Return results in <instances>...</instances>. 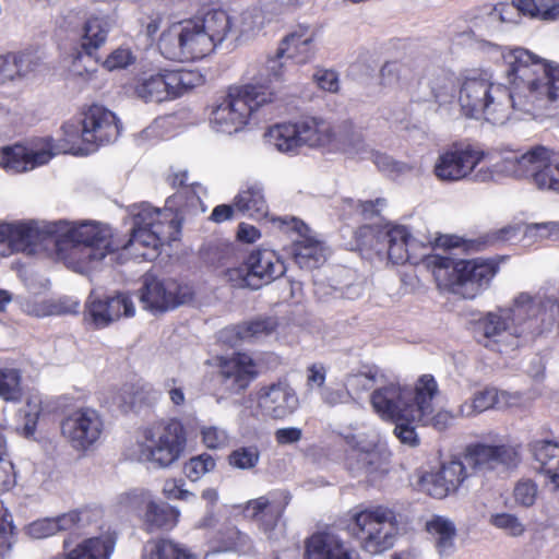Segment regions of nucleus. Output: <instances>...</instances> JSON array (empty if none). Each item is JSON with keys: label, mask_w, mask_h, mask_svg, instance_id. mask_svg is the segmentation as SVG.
Masks as SVG:
<instances>
[{"label": "nucleus", "mask_w": 559, "mask_h": 559, "mask_svg": "<svg viewBox=\"0 0 559 559\" xmlns=\"http://www.w3.org/2000/svg\"><path fill=\"white\" fill-rule=\"evenodd\" d=\"M86 312L97 328H104L123 317H133L135 306L127 294L102 297L92 293L86 301Z\"/></svg>", "instance_id": "4be33fe9"}, {"label": "nucleus", "mask_w": 559, "mask_h": 559, "mask_svg": "<svg viewBox=\"0 0 559 559\" xmlns=\"http://www.w3.org/2000/svg\"><path fill=\"white\" fill-rule=\"evenodd\" d=\"M426 531L433 538L440 555L453 552L456 537V527L453 521L442 515H432L426 522Z\"/></svg>", "instance_id": "ea45409f"}, {"label": "nucleus", "mask_w": 559, "mask_h": 559, "mask_svg": "<svg viewBox=\"0 0 559 559\" xmlns=\"http://www.w3.org/2000/svg\"><path fill=\"white\" fill-rule=\"evenodd\" d=\"M504 74L512 86L495 82L487 70H468L460 78L457 105L461 114L503 126L512 117L538 119L559 107V63L524 47H503Z\"/></svg>", "instance_id": "f03ea898"}, {"label": "nucleus", "mask_w": 559, "mask_h": 559, "mask_svg": "<svg viewBox=\"0 0 559 559\" xmlns=\"http://www.w3.org/2000/svg\"><path fill=\"white\" fill-rule=\"evenodd\" d=\"M111 25L106 16L93 15L86 20L81 35V48L91 55L105 45Z\"/></svg>", "instance_id": "79ce46f5"}, {"label": "nucleus", "mask_w": 559, "mask_h": 559, "mask_svg": "<svg viewBox=\"0 0 559 559\" xmlns=\"http://www.w3.org/2000/svg\"><path fill=\"white\" fill-rule=\"evenodd\" d=\"M257 411L266 419L284 420L294 415L300 406L296 390L287 382L263 385L255 396Z\"/></svg>", "instance_id": "aec40b11"}, {"label": "nucleus", "mask_w": 559, "mask_h": 559, "mask_svg": "<svg viewBox=\"0 0 559 559\" xmlns=\"http://www.w3.org/2000/svg\"><path fill=\"white\" fill-rule=\"evenodd\" d=\"M495 152L499 159L483 165L490 153L479 144L454 142L441 150L432 166L436 179L443 183L472 181L475 183L497 182L503 179L504 155L507 147H498Z\"/></svg>", "instance_id": "7ed1b4c3"}, {"label": "nucleus", "mask_w": 559, "mask_h": 559, "mask_svg": "<svg viewBox=\"0 0 559 559\" xmlns=\"http://www.w3.org/2000/svg\"><path fill=\"white\" fill-rule=\"evenodd\" d=\"M537 496V485L531 479H521L513 490L514 501L521 507H532L535 503Z\"/></svg>", "instance_id": "052dcab7"}, {"label": "nucleus", "mask_w": 559, "mask_h": 559, "mask_svg": "<svg viewBox=\"0 0 559 559\" xmlns=\"http://www.w3.org/2000/svg\"><path fill=\"white\" fill-rule=\"evenodd\" d=\"M216 459L213 455L203 452L190 457L183 464V474L191 483H197L205 475L213 473L216 469Z\"/></svg>", "instance_id": "de8ad7c7"}, {"label": "nucleus", "mask_w": 559, "mask_h": 559, "mask_svg": "<svg viewBox=\"0 0 559 559\" xmlns=\"http://www.w3.org/2000/svg\"><path fill=\"white\" fill-rule=\"evenodd\" d=\"M345 441L352 449V455L357 459L358 467L366 469V472L372 473L383 469L389 461L390 452L381 443L376 431L348 435L345 437Z\"/></svg>", "instance_id": "5701e85b"}, {"label": "nucleus", "mask_w": 559, "mask_h": 559, "mask_svg": "<svg viewBox=\"0 0 559 559\" xmlns=\"http://www.w3.org/2000/svg\"><path fill=\"white\" fill-rule=\"evenodd\" d=\"M539 312V306L527 293L519 294L510 308L488 312L480 321L478 342L486 348L508 354L520 345V335L525 332L520 325Z\"/></svg>", "instance_id": "1a4fd4ad"}, {"label": "nucleus", "mask_w": 559, "mask_h": 559, "mask_svg": "<svg viewBox=\"0 0 559 559\" xmlns=\"http://www.w3.org/2000/svg\"><path fill=\"white\" fill-rule=\"evenodd\" d=\"M326 374L328 369L321 362H314L307 367L306 370V385L308 390H319L321 391L322 388L325 385L326 381Z\"/></svg>", "instance_id": "69168bd1"}, {"label": "nucleus", "mask_w": 559, "mask_h": 559, "mask_svg": "<svg viewBox=\"0 0 559 559\" xmlns=\"http://www.w3.org/2000/svg\"><path fill=\"white\" fill-rule=\"evenodd\" d=\"M460 88V79L456 80L452 74L437 76L431 83V93L440 108L448 109L457 99Z\"/></svg>", "instance_id": "49530a36"}, {"label": "nucleus", "mask_w": 559, "mask_h": 559, "mask_svg": "<svg viewBox=\"0 0 559 559\" xmlns=\"http://www.w3.org/2000/svg\"><path fill=\"white\" fill-rule=\"evenodd\" d=\"M104 430L103 416L92 407L78 408L61 423L62 436L79 451L91 450L99 442Z\"/></svg>", "instance_id": "dca6fc26"}, {"label": "nucleus", "mask_w": 559, "mask_h": 559, "mask_svg": "<svg viewBox=\"0 0 559 559\" xmlns=\"http://www.w3.org/2000/svg\"><path fill=\"white\" fill-rule=\"evenodd\" d=\"M234 206L251 218L261 219L266 217L269 205L262 185L257 181L245 183L234 198Z\"/></svg>", "instance_id": "e433bc0d"}, {"label": "nucleus", "mask_w": 559, "mask_h": 559, "mask_svg": "<svg viewBox=\"0 0 559 559\" xmlns=\"http://www.w3.org/2000/svg\"><path fill=\"white\" fill-rule=\"evenodd\" d=\"M506 147L503 178L531 179L539 190L559 194V152L545 145Z\"/></svg>", "instance_id": "9b49d317"}, {"label": "nucleus", "mask_w": 559, "mask_h": 559, "mask_svg": "<svg viewBox=\"0 0 559 559\" xmlns=\"http://www.w3.org/2000/svg\"><path fill=\"white\" fill-rule=\"evenodd\" d=\"M201 203L195 191L183 188L168 198L163 209L148 203L129 209L132 227L122 239L106 224L96 221H52L9 223L15 252L49 257L68 269L85 274L97 269L116 251L132 259L152 260L159 248L179 238L187 213Z\"/></svg>", "instance_id": "f257e3e1"}, {"label": "nucleus", "mask_w": 559, "mask_h": 559, "mask_svg": "<svg viewBox=\"0 0 559 559\" xmlns=\"http://www.w3.org/2000/svg\"><path fill=\"white\" fill-rule=\"evenodd\" d=\"M349 531L365 552L379 555L395 545L400 523L396 512L388 506H359L349 513Z\"/></svg>", "instance_id": "9d476101"}, {"label": "nucleus", "mask_w": 559, "mask_h": 559, "mask_svg": "<svg viewBox=\"0 0 559 559\" xmlns=\"http://www.w3.org/2000/svg\"><path fill=\"white\" fill-rule=\"evenodd\" d=\"M260 459V452L255 447H241L228 455V464L238 469L253 468Z\"/></svg>", "instance_id": "bf43d9fd"}, {"label": "nucleus", "mask_w": 559, "mask_h": 559, "mask_svg": "<svg viewBox=\"0 0 559 559\" xmlns=\"http://www.w3.org/2000/svg\"><path fill=\"white\" fill-rule=\"evenodd\" d=\"M489 523L513 537L521 536L525 532V525L522 521L515 514L508 512L492 513Z\"/></svg>", "instance_id": "6e6d98bb"}, {"label": "nucleus", "mask_w": 559, "mask_h": 559, "mask_svg": "<svg viewBox=\"0 0 559 559\" xmlns=\"http://www.w3.org/2000/svg\"><path fill=\"white\" fill-rule=\"evenodd\" d=\"M11 63L13 64V80L16 82L34 73L39 67V59L32 52L11 53Z\"/></svg>", "instance_id": "4d7b16f0"}, {"label": "nucleus", "mask_w": 559, "mask_h": 559, "mask_svg": "<svg viewBox=\"0 0 559 559\" xmlns=\"http://www.w3.org/2000/svg\"><path fill=\"white\" fill-rule=\"evenodd\" d=\"M518 457V449L508 444L475 443L466 449L467 462L478 469H491L500 464L509 466L515 464Z\"/></svg>", "instance_id": "cd10ccee"}, {"label": "nucleus", "mask_w": 559, "mask_h": 559, "mask_svg": "<svg viewBox=\"0 0 559 559\" xmlns=\"http://www.w3.org/2000/svg\"><path fill=\"white\" fill-rule=\"evenodd\" d=\"M301 147L331 153L337 126L320 117L297 120Z\"/></svg>", "instance_id": "a878e982"}, {"label": "nucleus", "mask_w": 559, "mask_h": 559, "mask_svg": "<svg viewBox=\"0 0 559 559\" xmlns=\"http://www.w3.org/2000/svg\"><path fill=\"white\" fill-rule=\"evenodd\" d=\"M117 536L110 527L81 540L62 557L53 559H110L116 547Z\"/></svg>", "instance_id": "c756f323"}, {"label": "nucleus", "mask_w": 559, "mask_h": 559, "mask_svg": "<svg viewBox=\"0 0 559 559\" xmlns=\"http://www.w3.org/2000/svg\"><path fill=\"white\" fill-rule=\"evenodd\" d=\"M320 399L329 406H336L348 403L352 400V393L345 385L344 388L325 385L320 391Z\"/></svg>", "instance_id": "0e129e2a"}, {"label": "nucleus", "mask_w": 559, "mask_h": 559, "mask_svg": "<svg viewBox=\"0 0 559 559\" xmlns=\"http://www.w3.org/2000/svg\"><path fill=\"white\" fill-rule=\"evenodd\" d=\"M187 445L183 425L178 419H163L141 427L130 450L136 462L166 469L179 461Z\"/></svg>", "instance_id": "0eeeda50"}, {"label": "nucleus", "mask_w": 559, "mask_h": 559, "mask_svg": "<svg viewBox=\"0 0 559 559\" xmlns=\"http://www.w3.org/2000/svg\"><path fill=\"white\" fill-rule=\"evenodd\" d=\"M290 227L296 230L298 238L294 240L296 262L304 269H314L325 260V247L322 242L308 235V227L297 218H290Z\"/></svg>", "instance_id": "c85d7f7f"}, {"label": "nucleus", "mask_w": 559, "mask_h": 559, "mask_svg": "<svg viewBox=\"0 0 559 559\" xmlns=\"http://www.w3.org/2000/svg\"><path fill=\"white\" fill-rule=\"evenodd\" d=\"M316 32L308 26H299L287 35L278 46L280 57H287L297 64L310 61L316 52Z\"/></svg>", "instance_id": "473e14b6"}, {"label": "nucleus", "mask_w": 559, "mask_h": 559, "mask_svg": "<svg viewBox=\"0 0 559 559\" xmlns=\"http://www.w3.org/2000/svg\"><path fill=\"white\" fill-rule=\"evenodd\" d=\"M273 99L274 93L258 83L231 86L211 106L210 127L224 134L241 132L258 122V111Z\"/></svg>", "instance_id": "39448f33"}, {"label": "nucleus", "mask_w": 559, "mask_h": 559, "mask_svg": "<svg viewBox=\"0 0 559 559\" xmlns=\"http://www.w3.org/2000/svg\"><path fill=\"white\" fill-rule=\"evenodd\" d=\"M287 57H280L278 50L274 57H270L265 63L269 82L285 81L288 78Z\"/></svg>", "instance_id": "e2e57ef3"}, {"label": "nucleus", "mask_w": 559, "mask_h": 559, "mask_svg": "<svg viewBox=\"0 0 559 559\" xmlns=\"http://www.w3.org/2000/svg\"><path fill=\"white\" fill-rule=\"evenodd\" d=\"M141 559H197L183 545L169 538H155L143 546Z\"/></svg>", "instance_id": "a19ab883"}, {"label": "nucleus", "mask_w": 559, "mask_h": 559, "mask_svg": "<svg viewBox=\"0 0 559 559\" xmlns=\"http://www.w3.org/2000/svg\"><path fill=\"white\" fill-rule=\"evenodd\" d=\"M438 287L466 299H474L488 288L498 272V264L490 259L455 260L431 254L425 258Z\"/></svg>", "instance_id": "423d86ee"}, {"label": "nucleus", "mask_w": 559, "mask_h": 559, "mask_svg": "<svg viewBox=\"0 0 559 559\" xmlns=\"http://www.w3.org/2000/svg\"><path fill=\"white\" fill-rule=\"evenodd\" d=\"M162 493L169 500L183 502L197 500V495L187 488L186 481L182 478L170 477L165 479L162 486Z\"/></svg>", "instance_id": "5fc2aeb1"}, {"label": "nucleus", "mask_w": 559, "mask_h": 559, "mask_svg": "<svg viewBox=\"0 0 559 559\" xmlns=\"http://www.w3.org/2000/svg\"><path fill=\"white\" fill-rule=\"evenodd\" d=\"M373 384L379 385L377 389L389 384L385 382L384 372L377 366H365L357 372L348 373L344 379V385L352 395L369 390Z\"/></svg>", "instance_id": "c03bdc74"}, {"label": "nucleus", "mask_w": 559, "mask_h": 559, "mask_svg": "<svg viewBox=\"0 0 559 559\" xmlns=\"http://www.w3.org/2000/svg\"><path fill=\"white\" fill-rule=\"evenodd\" d=\"M135 57L129 48L120 47L111 51L103 62L108 71L124 69L134 63Z\"/></svg>", "instance_id": "680f3d73"}, {"label": "nucleus", "mask_w": 559, "mask_h": 559, "mask_svg": "<svg viewBox=\"0 0 559 559\" xmlns=\"http://www.w3.org/2000/svg\"><path fill=\"white\" fill-rule=\"evenodd\" d=\"M62 130L63 138L57 142L56 152L84 156L100 145L116 141L120 124L112 111L100 105H92L81 119L66 122Z\"/></svg>", "instance_id": "6e6552de"}, {"label": "nucleus", "mask_w": 559, "mask_h": 559, "mask_svg": "<svg viewBox=\"0 0 559 559\" xmlns=\"http://www.w3.org/2000/svg\"><path fill=\"white\" fill-rule=\"evenodd\" d=\"M516 397L509 392L496 388H485L476 391L473 396L463 402L457 408V416L474 417L491 408L513 406Z\"/></svg>", "instance_id": "2f4dec72"}, {"label": "nucleus", "mask_w": 559, "mask_h": 559, "mask_svg": "<svg viewBox=\"0 0 559 559\" xmlns=\"http://www.w3.org/2000/svg\"><path fill=\"white\" fill-rule=\"evenodd\" d=\"M21 372L16 368H0V399L16 402L22 397Z\"/></svg>", "instance_id": "8fccbe9b"}, {"label": "nucleus", "mask_w": 559, "mask_h": 559, "mask_svg": "<svg viewBox=\"0 0 559 559\" xmlns=\"http://www.w3.org/2000/svg\"><path fill=\"white\" fill-rule=\"evenodd\" d=\"M371 148L361 130L350 122L337 126L331 153H342L350 158L367 159Z\"/></svg>", "instance_id": "72a5a7b5"}, {"label": "nucleus", "mask_w": 559, "mask_h": 559, "mask_svg": "<svg viewBox=\"0 0 559 559\" xmlns=\"http://www.w3.org/2000/svg\"><path fill=\"white\" fill-rule=\"evenodd\" d=\"M226 540L219 547L222 551H239L249 544V537L247 534L233 527L226 531Z\"/></svg>", "instance_id": "774afa93"}, {"label": "nucleus", "mask_w": 559, "mask_h": 559, "mask_svg": "<svg viewBox=\"0 0 559 559\" xmlns=\"http://www.w3.org/2000/svg\"><path fill=\"white\" fill-rule=\"evenodd\" d=\"M86 515V512L70 511L56 518L36 520L24 527V533L33 539L47 538L60 531L74 528Z\"/></svg>", "instance_id": "c9c22d12"}, {"label": "nucleus", "mask_w": 559, "mask_h": 559, "mask_svg": "<svg viewBox=\"0 0 559 559\" xmlns=\"http://www.w3.org/2000/svg\"><path fill=\"white\" fill-rule=\"evenodd\" d=\"M43 414V400L39 394L32 393L27 396L25 404L20 408L17 418L20 424L15 431L26 438L35 435L37 423Z\"/></svg>", "instance_id": "a18cd8bd"}, {"label": "nucleus", "mask_w": 559, "mask_h": 559, "mask_svg": "<svg viewBox=\"0 0 559 559\" xmlns=\"http://www.w3.org/2000/svg\"><path fill=\"white\" fill-rule=\"evenodd\" d=\"M202 444L209 450H223L230 443L229 432L219 426L203 425L200 427Z\"/></svg>", "instance_id": "603ef678"}, {"label": "nucleus", "mask_w": 559, "mask_h": 559, "mask_svg": "<svg viewBox=\"0 0 559 559\" xmlns=\"http://www.w3.org/2000/svg\"><path fill=\"white\" fill-rule=\"evenodd\" d=\"M192 292L188 285L175 280H158L152 275L144 277L140 294L143 308L157 314L173 310L191 299Z\"/></svg>", "instance_id": "f3484780"}, {"label": "nucleus", "mask_w": 559, "mask_h": 559, "mask_svg": "<svg viewBox=\"0 0 559 559\" xmlns=\"http://www.w3.org/2000/svg\"><path fill=\"white\" fill-rule=\"evenodd\" d=\"M378 240L383 245V248L389 260L392 263L401 264L409 260L416 261L417 250L423 245L414 238L412 231L407 226L396 224H385L377 233Z\"/></svg>", "instance_id": "412c9836"}, {"label": "nucleus", "mask_w": 559, "mask_h": 559, "mask_svg": "<svg viewBox=\"0 0 559 559\" xmlns=\"http://www.w3.org/2000/svg\"><path fill=\"white\" fill-rule=\"evenodd\" d=\"M267 23L266 12L259 7H251L233 15L234 45L254 38Z\"/></svg>", "instance_id": "4c0bfd02"}, {"label": "nucleus", "mask_w": 559, "mask_h": 559, "mask_svg": "<svg viewBox=\"0 0 559 559\" xmlns=\"http://www.w3.org/2000/svg\"><path fill=\"white\" fill-rule=\"evenodd\" d=\"M377 168L391 176L405 175L412 171L413 167L404 162L393 159L391 156L371 150L369 157Z\"/></svg>", "instance_id": "864d4df0"}, {"label": "nucleus", "mask_w": 559, "mask_h": 559, "mask_svg": "<svg viewBox=\"0 0 559 559\" xmlns=\"http://www.w3.org/2000/svg\"><path fill=\"white\" fill-rule=\"evenodd\" d=\"M396 388H406V384H403L401 382H391L386 385H383L379 389H376L371 395H370V404L372 406V409L374 413L382 419L386 421H391L395 424V427L393 429V435L395 438L404 445L409 448H415L419 445V436L416 431L415 424L419 425L417 420H411L405 418H393V417H385L378 406L379 399L382 397L384 400H389V404H396V406H400L399 402L391 396V391Z\"/></svg>", "instance_id": "393cba45"}, {"label": "nucleus", "mask_w": 559, "mask_h": 559, "mask_svg": "<svg viewBox=\"0 0 559 559\" xmlns=\"http://www.w3.org/2000/svg\"><path fill=\"white\" fill-rule=\"evenodd\" d=\"M56 143L50 138L36 140L28 145L15 144L0 148V167L8 173H24L46 165L55 155Z\"/></svg>", "instance_id": "a211bd4d"}, {"label": "nucleus", "mask_w": 559, "mask_h": 559, "mask_svg": "<svg viewBox=\"0 0 559 559\" xmlns=\"http://www.w3.org/2000/svg\"><path fill=\"white\" fill-rule=\"evenodd\" d=\"M276 328V322L271 319H258L246 322L233 329L242 341H251L271 334Z\"/></svg>", "instance_id": "3c124183"}, {"label": "nucleus", "mask_w": 559, "mask_h": 559, "mask_svg": "<svg viewBox=\"0 0 559 559\" xmlns=\"http://www.w3.org/2000/svg\"><path fill=\"white\" fill-rule=\"evenodd\" d=\"M290 502V495L287 491H272L265 496L248 500L236 506L243 518L255 521L258 527L267 538L275 537L280 520Z\"/></svg>", "instance_id": "6ab92c4d"}, {"label": "nucleus", "mask_w": 559, "mask_h": 559, "mask_svg": "<svg viewBox=\"0 0 559 559\" xmlns=\"http://www.w3.org/2000/svg\"><path fill=\"white\" fill-rule=\"evenodd\" d=\"M439 394V385L431 374L420 376L413 385L396 388L391 396L400 404H389V400L380 397L378 406L385 417L417 420L421 426L432 427L443 431L452 426L455 416L451 411L433 409V400Z\"/></svg>", "instance_id": "20e7f679"}, {"label": "nucleus", "mask_w": 559, "mask_h": 559, "mask_svg": "<svg viewBox=\"0 0 559 559\" xmlns=\"http://www.w3.org/2000/svg\"><path fill=\"white\" fill-rule=\"evenodd\" d=\"M284 262L269 249L252 251L242 264L228 267L224 275L228 283L238 288L259 289L285 273Z\"/></svg>", "instance_id": "2eb2a0df"}, {"label": "nucleus", "mask_w": 559, "mask_h": 559, "mask_svg": "<svg viewBox=\"0 0 559 559\" xmlns=\"http://www.w3.org/2000/svg\"><path fill=\"white\" fill-rule=\"evenodd\" d=\"M305 559H358L356 551L338 535L319 532L308 538Z\"/></svg>", "instance_id": "bb28decb"}, {"label": "nucleus", "mask_w": 559, "mask_h": 559, "mask_svg": "<svg viewBox=\"0 0 559 559\" xmlns=\"http://www.w3.org/2000/svg\"><path fill=\"white\" fill-rule=\"evenodd\" d=\"M534 453L548 479V484L554 490H559V444L551 441H540L535 445Z\"/></svg>", "instance_id": "37998d69"}, {"label": "nucleus", "mask_w": 559, "mask_h": 559, "mask_svg": "<svg viewBox=\"0 0 559 559\" xmlns=\"http://www.w3.org/2000/svg\"><path fill=\"white\" fill-rule=\"evenodd\" d=\"M219 369L226 388L233 392L245 390L257 374L252 358L240 353L222 358Z\"/></svg>", "instance_id": "7c9ffc66"}, {"label": "nucleus", "mask_w": 559, "mask_h": 559, "mask_svg": "<svg viewBox=\"0 0 559 559\" xmlns=\"http://www.w3.org/2000/svg\"><path fill=\"white\" fill-rule=\"evenodd\" d=\"M148 391L146 384L126 383L114 393L112 403L123 411H129L135 407Z\"/></svg>", "instance_id": "09e8293b"}, {"label": "nucleus", "mask_w": 559, "mask_h": 559, "mask_svg": "<svg viewBox=\"0 0 559 559\" xmlns=\"http://www.w3.org/2000/svg\"><path fill=\"white\" fill-rule=\"evenodd\" d=\"M264 139L267 145L283 154L296 155L301 148L297 120L273 124Z\"/></svg>", "instance_id": "58836bf2"}, {"label": "nucleus", "mask_w": 559, "mask_h": 559, "mask_svg": "<svg viewBox=\"0 0 559 559\" xmlns=\"http://www.w3.org/2000/svg\"><path fill=\"white\" fill-rule=\"evenodd\" d=\"M121 508L139 512L142 527L147 533L169 532L179 523L178 507L159 501L147 489H132L119 496Z\"/></svg>", "instance_id": "4468645a"}, {"label": "nucleus", "mask_w": 559, "mask_h": 559, "mask_svg": "<svg viewBox=\"0 0 559 559\" xmlns=\"http://www.w3.org/2000/svg\"><path fill=\"white\" fill-rule=\"evenodd\" d=\"M22 311L35 318L52 317V298L33 295L19 300Z\"/></svg>", "instance_id": "13d9d810"}, {"label": "nucleus", "mask_w": 559, "mask_h": 559, "mask_svg": "<svg viewBox=\"0 0 559 559\" xmlns=\"http://www.w3.org/2000/svg\"><path fill=\"white\" fill-rule=\"evenodd\" d=\"M80 309V301L70 296H60L52 298V317L76 314Z\"/></svg>", "instance_id": "338daca9"}, {"label": "nucleus", "mask_w": 559, "mask_h": 559, "mask_svg": "<svg viewBox=\"0 0 559 559\" xmlns=\"http://www.w3.org/2000/svg\"><path fill=\"white\" fill-rule=\"evenodd\" d=\"M158 49L166 59L180 62L202 60L215 50L195 19L173 23L164 29Z\"/></svg>", "instance_id": "ddd939ff"}, {"label": "nucleus", "mask_w": 559, "mask_h": 559, "mask_svg": "<svg viewBox=\"0 0 559 559\" xmlns=\"http://www.w3.org/2000/svg\"><path fill=\"white\" fill-rule=\"evenodd\" d=\"M204 34L212 41L213 48L229 41L234 45L233 15L222 9H214L205 12L203 16L195 17Z\"/></svg>", "instance_id": "f704fd0d"}, {"label": "nucleus", "mask_w": 559, "mask_h": 559, "mask_svg": "<svg viewBox=\"0 0 559 559\" xmlns=\"http://www.w3.org/2000/svg\"><path fill=\"white\" fill-rule=\"evenodd\" d=\"M465 478L464 464L452 460L443 463L438 471L424 474L420 478V487L429 496L442 499L455 492Z\"/></svg>", "instance_id": "b1692460"}, {"label": "nucleus", "mask_w": 559, "mask_h": 559, "mask_svg": "<svg viewBox=\"0 0 559 559\" xmlns=\"http://www.w3.org/2000/svg\"><path fill=\"white\" fill-rule=\"evenodd\" d=\"M203 82L204 76L197 70L163 69L141 74L134 82L133 94L144 103L159 104L179 98Z\"/></svg>", "instance_id": "f8f14e48"}]
</instances>
